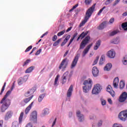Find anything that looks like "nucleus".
<instances>
[{
  "label": "nucleus",
  "instance_id": "25",
  "mask_svg": "<svg viewBox=\"0 0 127 127\" xmlns=\"http://www.w3.org/2000/svg\"><path fill=\"white\" fill-rule=\"evenodd\" d=\"M35 91V90H34V89L33 88L30 89L27 92L25 93V97H29V96H30L31 95H32V94H33V93H34Z\"/></svg>",
  "mask_w": 127,
  "mask_h": 127
},
{
  "label": "nucleus",
  "instance_id": "43",
  "mask_svg": "<svg viewBox=\"0 0 127 127\" xmlns=\"http://www.w3.org/2000/svg\"><path fill=\"white\" fill-rule=\"evenodd\" d=\"M6 85V82H4V85H3V87H2L1 92L0 93V95H2V93H3V91H4V89L5 88V85Z\"/></svg>",
  "mask_w": 127,
  "mask_h": 127
},
{
  "label": "nucleus",
  "instance_id": "31",
  "mask_svg": "<svg viewBox=\"0 0 127 127\" xmlns=\"http://www.w3.org/2000/svg\"><path fill=\"white\" fill-rule=\"evenodd\" d=\"M32 98H33V95H32L31 97H30L28 98L24 99L23 101L22 102V104L23 103H24L25 104H27V103H28L30 101V100H31V99H32Z\"/></svg>",
  "mask_w": 127,
  "mask_h": 127
},
{
  "label": "nucleus",
  "instance_id": "56",
  "mask_svg": "<svg viewBox=\"0 0 127 127\" xmlns=\"http://www.w3.org/2000/svg\"><path fill=\"white\" fill-rule=\"evenodd\" d=\"M121 1V0H116L113 4V5L115 6V5H117L119 2Z\"/></svg>",
  "mask_w": 127,
  "mask_h": 127
},
{
  "label": "nucleus",
  "instance_id": "54",
  "mask_svg": "<svg viewBox=\"0 0 127 127\" xmlns=\"http://www.w3.org/2000/svg\"><path fill=\"white\" fill-rule=\"evenodd\" d=\"M89 119L90 120H96V119H97V117L95 115H92L90 116Z\"/></svg>",
  "mask_w": 127,
  "mask_h": 127
},
{
  "label": "nucleus",
  "instance_id": "49",
  "mask_svg": "<svg viewBox=\"0 0 127 127\" xmlns=\"http://www.w3.org/2000/svg\"><path fill=\"white\" fill-rule=\"evenodd\" d=\"M112 127H123L121 124L115 123L113 125Z\"/></svg>",
  "mask_w": 127,
  "mask_h": 127
},
{
  "label": "nucleus",
  "instance_id": "33",
  "mask_svg": "<svg viewBox=\"0 0 127 127\" xmlns=\"http://www.w3.org/2000/svg\"><path fill=\"white\" fill-rule=\"evenodd\" d=\"M23 112H21L18 119V123L20 125L22 124V119H23Z\"/></svg>",
  "mask_w": 127,
  "mask_h": 127
},
{
  "label": "nucleus",
  "instance_id": "45",
  "mask_svg": "<svg viewBox=\"0 0 127 127\" xmlns=\"http://www.w3.org/2000/svg\"><path fill=\"white\" fill-rule=\"evenodd\" d=\"M12 127H18V122L15 121L13 123Z\"/></svg>",
  "mask_w": 127,
  "mask_h": 127
},
{
  "label": "nucleus",
  "instance_id": "7",
  "mask_svg": "<svg viewBox=\"0 0 127 127\" xmlns=\"http://www.w3.org/2000/svg\"><path fill=\"white\" fill-rule=\"evenodd\" d=\"M0 104H2L0 108V111L1 113H4V112H5L6 110H7V108H8V106H9V104H10V102L6 101V100H5L4 102L1 103V100Z\"/></svg>",
  "mask_w": 127,
  "mask_h": 127
},
{
  "label": "nucleus",
  "instance_id": "48",
  "mask_svg": "<svg viewBox=\"0 0 127 127\" xmlns=\"http://www.w3.org/2000/svg\"><path fill=\"white\" fill-rule=\"evenodd\" d=\"M65 33V30H64L58 33V36H61L62 35H63Z\"/></svg>",
  "mask_w": 127,
  "mask_h": 127
},
{
  "label": "nucleus",
  "instance_id": "9",
  "mask_svg": "<svg viewBox=\"0 0 127 127\" xmlns=\"http://www.w3.org/2000/svg\"><path fill=\"white\" fill-rule=\"evenodd\" d=\"M67 65H68V62L67 61V59H64L63 60L60 64L59 68L63 69L62 71H64L66 67H67Z\"/></svg>",
  "mask_w": 127,
  "mask_h": 127
},
{
  "label": "nucleus",
  "instance_id": "6",
  "mask_svg": "<svg viewBox=\"0 0 127 127\" xmlns=\"http://www.w3.org/2000/svg\"><path fill=\"white\" fill-rule=\"evenodd\" d=\"M90 36H86L84 39L81 42L80 45L79 46V50L81 49H84L86 46L89 43V41H90Z\"/></svg>",
  "mask_w": 127,
  "mask_h": 127
},
{
  "label": "nucleus",
  "instance_id": "26",
  "mask_svg": "<svg viewBox=\"0 0 127 127\" xmlns=\"http://www.w3.org/2000/svg\"><path fill=\"white\" fill-rule=\"evenodd\" d=\"M120 38H116L115 39H113L110 41V43L112 44H119L120 43Z\"/></svg>",
  "mask_w": 127,
  "mask_h": 127
},
{
  "label": "nucleus",
  "instance_id": "1",
  "mask_svg": "<svg viewBox=\"0 0 127 127\" xmlns=\"http://www.w3.org/2000/svg\"><path fill=\"white\" fill-rule=\"evenodd\" d=\"M95 6H96V4H94L92 7L87 10L84 20H83L79 25L80 27H82V26H83V25L88 21L89 18L91 17L92 13H93V12H94V10H95Z\"/></svg>",
  "mask_w": 127,
  "mask_h": 127
},
{
  "label": "nucleus",
  "instance_id": "10",
  "mask_svg": "<svg viewBox=\"0 0 127 127\" xmlns=\"http://www.w3.org/2000/svg\"><path fill=\"white\" fill-rule=\"evenodd\" d=\"M106 56L110 59H114L116 57V52L113 49L110 50L107 52Z\"/></svg>",
  "mask_w": 127,
  "mask_h": 127
},
{
  "label": "nucleus",
  "instance_id": "53",
  "mask_svg": "<svg viewBox=\"0 0 127 127\" xmlns=\"http://www.w3.org/2000/svg\"><path fill=\"white\" fill-rule=\"evenodd\" d=\"M107 102H108V103H109V104H110V105H113V100H112V99L108 98L107 99Z\"/></svg>",
  "mask_w": 127,
  "mask_h": 127
},
{
  "label": "nucleus",
  "instance_id": "63",
  "mask_svg": "<svg viewBox=\"0 0 127 127\" xmlns=\"http://www.w3.org/2000/svg\"><path fill=\"white\" fill-rule=\"evenodd\" d=\"M3 125V120H1L0 121V127H2Z\"/></svg>",
  "mask_w": 127,
  "mask_h": 127
},
{
  "label": "nucleus",
  "instance_id": "21",
  "mask_svg": "<svg viewBox=\"0 0 127 127\" xmlns=\"http://www.w3.org/2000/svg\"><path fill=\"white\" fill-rule=\"evenodd\" d=\"M107 91L108 92V93H110L112 97H115V91L112 90V86H111V85H109L107 86Z\"/></svg>",
  "mask_w": 127,
  "mask_h": 127
},
{
  "label": "nucleus",
  "instance_id": "52",
  "mask_svg": "<svg viewBox=\"0 0 127 127\" xmlns=\"http://www.w3.org/2000/svg\"><path fill=\"white\" fill-rule=\"evenodd\" d=\"M42 51V50L41 49H40L38 51H37V52L35 54V55H39L40 53H41V52Z\"/></svg>",
  "mask_w": 127,
  "mask_h": 127
},
{
  "label": "nucleus",
  "instance_id": "61",
  "mask_svg": "<svg viewBox=\"0 0 127 127\" xmlns=\"http://www.w3.org/2000/svg\"><path fill=\"white\" fill-rule=\"evenodd\" d=\"M77 6H78V4L75 5L74 6H73L72 9L69 10V11H72V10H73V9H75V8H76V7H77Z\"/></svg>",
  "mask_w": 127,
  "mask_h": 127
},
{
  "label": "nucleus",
  "instance_id": "30",
  "mask_svg": "<svg viewBox=\"0 0 127 127\" xmlns=\"http://www.w3.org/2000/svg\"><path fill=\"white\" fill-rule=\"evenodd\" d=\"M101 46V41L98 40L96 42L95 45L94 47V50H98L99 47Z\"/></svg>",
  "mask_w": 127,
  "mask_h": 127
},
{
  "label": "nucleus",
  "instance_id": "24",
  "mask_svg": "<svg viewBox=\"0 0 127 127\" xmlns=\"http://www.w3.org/2000/svg\"><path fill=\"white\" fill-rule=\"evenodd\" d=\"M50 109L48 108H46L43 110V113L42 114V117H45V116H47L49 115Z\"/></svg>",
  "mask_w": 127,
  "mask_h": 127
},
{
  "label": "nucleus",
  "instance_id": "35",
  "mask_svg": "<svg viewBox=\"0 0 127 127\" xmlns=\"http://www.w3.org/2000/svg\"><path fill=\"white\" fill-rule=\"evenodd\" d=\"M45 97V94L43 93L42 94H41L38 98V101L39 103H41L42 102V100L44 99V97Z\"/></svg>",
  "mask_w": 127,
  "mask_h": 127
},
{
  "label": "nucleus",
  "instance_id": "11",
  "mask_svg": "<svg viewBox=\"0 0 127 127\" xmlns=\"http://www.w3.org/2000/svg\"><path fill=\"white\" fill-rule=\"evenodd\" d=\"M76 117L78 118V120L80 123H83L84 121H85V118L84 117V115L81 114V112L80 111H77L76 112Z\"/></svg>",
  "mask_w": 127,
  "mask_h": 127
},
{
  "label": "nucleus",
  "instance_id": "60",
  "mask_svg": "<svg viewBox=\"0 0 127 127\" xmlns=\"http://www.w3.org/2000/svg\"><path fill=\"white\" fill-rule=\"evenodd\" d=\"M57 40V36L56 35L54 36L52 39L53 41H56Z\"/></svg>",
  "mask_w": 127,
  "mask_h": 127
},
{
  "label": "nucleus",
  "instance_id": "2",
  "mask_svg": "<svg viewBox=\"0 0 127 127\" xmlns=\"http://www.w3.org/2000/svg\"><path fill=\"white\" fill-rule=\"evenodd\" d=\"M93 86V80L89 78L83 82V86H82V90L83 93L87 94L89 93V91L92 89Z\"/></svg>",
  "mask_w": 127,
  "mask_h": 127
},
{
  "label": "nucleus",
  "instance_id": "44",
  "mask_svg": "<svg viewBox=\"0 0 127 127\" xmlns=\"http://www.w3.org/2000/svg\"><path fill=\"white\" fill-rule=\"evenodd\" d=\"M99 58H100V57L99 56L96 57V59L93 62V65H96V64L98 63V61H99Z\"/></svg>",
  "mask_w": 127,
  "mask_h": 127
},
{
  "label": "nucleus",
  "instance_id": "42",
  "mask_svg": "<svg viewBox=\"0 0 127 127\" xmlns=\"http://www.w3.org/2000/svg\"><path fill=\"white\" fill-rule=\"evenodd\" d=\"M30 63V60H26L23 64V67H24L25 66H27L28 65V64Z\"/></svg>",
  "mask_w": 127,
  "mask_h": 127
},
{
  "label": "nucleus",
  "instance_id": "34",
  "mask_svg": "<svg viewBox=\"0 0 127 127\" xmlns=\"http://www.w3.org/2000/svg\"><path fill=\"white\" fill-rule=\"evenodd\" d=\"M34 70V66H31L30 67L28 68L26 70H25V73H31L32 71Z\"/></svg>",
  "mask_w": 127,
  "mask_h": 127
},
{
  "label": "nucleus",
  "instance_id": "39",
  "mask_svg": "<svg viewBox=\"0 0 127 127\" xmlns=\"http://www.w3.org/2000/svg\"><path fill=\"white\" fill-rule=\"evenodd\" d=\"M87 34H88V32H82L80 35V37H81V39H83V38H84V37H85V36L87 35Z\"/></svg>",
  "mask_w": 127,
  "mask_h": 127
},
{
  "label": "nucleus",
  "instance_id": "16",
  "mask_svg": "<svg viewBox=\"0 0 127 127\" xmlns=\"http://www.w3.org/2000/svg\"><path fill=\"white\" fill-rule=\"evenodd\" d=\"M92 74L94 77H98L99 76V73L100 72V71L98 69V67L96 66H94L92 68Z\"/></svg>",
  "mask_w": 127,
  "mask_h": 127
},
{
  "label": "nucleus",
  "instance_id": "57",
  "mask_svg": "<svg viewBox=\"0 0 127 127\" xmlns=\"http://www.w3.org/2000/svg\"><path fill=\"white\" fill-rule=\"evenodd\" d=\"M114 22H115V18H111L109 21V22L111 24L114 23Z\"/></svg>",
  "mask_w": 127,
  "mask_h": 127
},
{
  "label": "nucleus",
  "instance_id": "38",
  "mask_svg": "<svg viewBox=\"0 0 127 127\" xmlns=\"http://www.w3.org/2000/svg\"><path fill=\"white\" fill-rule=\"evenodd\" d=\"M118 31H113L109 32V35L110 36H114V35H116L118 33Z\"/></svg>",
  "mask_w": 127,
  "mask_h": 127
},
{
  "label": "nucleus",
  "instance_id": "28",
  "mask_svg": "<svg viewBox=\"0 0 127 127\" xmlns=\"http://www.w3.org/2000/svg\"><path fill=\"white\" fill-rule=\"evenodd\" d=\"M60 77V75H57L55 79L54 83V86L55 87H57L58 85H59V81H58V80H59V77Z\"/></svg>",
  "mask_w": 127,
  "mask_h": 127
},
{
  "label": "nucleus",
  "instance_id": "8",
  "mask_svg": "<svg viewBox=\"0 0 127 127\" xmlns=\"http://www.w3.org/2000/svg\"><path fill=\"white\" fill-rule=\"evenodd\" d=\"M119 118L123 122H126L127 120V110L120 112L119 115Z\"/></svg>",
  "mask_w": 127,
  "mask_h": 127
},
{
  "label": "nucleus",
  "instance_id": "19",
  "mask_svg": "<svg viewBox=\"0 0 127 127\" xmlns=\"http://www.w3.org/2000/svg\"><path fill=\"white\" fill-rule=\"evenodd\" d=\"M119 82H120L119 77H116L113 81V87L115 89H118V87H119Z\"/></svg>",
  "mask_w": 127,
  "mask_h": 127
},
{
  "label": "nucleus",
  "instance_id": "50",
  "mask_svg": "<svg viewBox=\"0 0 127 127\" xmlns=\"http://www.w3.org/2000/svg\"><path fill=\"white\" fill-rule=\"evenodd\" d=\"M91 2H92V0H85V3L87 5H88V4H90V3H91Z\"/></svg>",
  "mask_w": 127,
  "mask_h": 127
},
{
  "label": "nucleus",
  "instance_id": "14",
  "mask_svg": "<svg viewBox=\"0 0 127 127\" xmlns=\"http://www.w3.org/2000/svg\"><path fill=\"white\" fill-rule=\"evenodd\" d=\"M28 79V76H25L23 78L20 77L18 79V84L20 86V85H22L23 83H25L27 81Z\"/></svg>",
  "mask_w": 127,
  "mask_h": 127
},
{
  "label": "nucleus",
  "instance_id": "62",
  "mask_svg": "<svg viewBox=\"0 0 127 127\" xmlns=\"http://www.w3.org/2000/svg\"><path fill=\"white\" fill-rule=\"evenodd\" d=\"M36 50V47L33 48L32 51L30 53V55L32 54V53H33V52H34V51H35Z\"/></svg>",
  "mask_w": 127,
  "mask_h": 127
},
{
  "label": "nucleus",
  "instance_id": "4",
  "mask_svg": "<svg viewBox=\"0 0 127 127\" xmlns=\"http://www.w3.org/2000/svg\"><path fill=\"white\" fill-rule=\"evenodd\" d=\"M102 90H103V87L101 85L97 84L94 85L91 93L92 95H99Z\"/></svg>",
  "mask_w": 127,
  "mask_h": 127
},
{
  "label": "nucleus",
  "instance_id": "3",
  "mask_svg": "<svg viewBox=\"0 0 127 127\" xmlns=\"http://www.w3.org/2000/svg\"><path fill=\"white\" fill-rule=\"evenodd\" d=\"M73 73L72 72L66 71L62 76V84L63 85L66 83V82H70L71 80V77H72Z\"/></svg>",
  "mask_w": 127,
  "mask_h": 127
},
{
  "label": "nucleus",
  "instance_id": "17",
  "mask_svg": "<svg viewBox=\"0 0 127 127\" xmlns=\"http://www.w3.org/2000/svg\"><path fill=\"white\" fill-rule=\"evenodd\" d=\"M11 91H12L11 90H9L6 92L5 95L4 96L3 99L1 100V103H3V102H4L5 101H6L7 102H10L9 99H7V97L9 96L10 94H11Z\"/></svg>",
  "mask_w": 127,
  "mask_h": 127
},
{
  "label": "nucleus",
  "instance_id": "22",
  "mask_svg": "<svg viewBox=\"0 0 127 127\" xmlns=\"http://www.w3.org/2000/svg\"><path fill=\"white\" fill-rule=\"evenodd\" d=\"M11 117H12V112L8 111L5 116L4 120L5 121H8L11 118Z\"/></svg>",
  "mask_w": 127,
  "mask_h": 127
},
{
  "label": "nucleus",
  "instance_id": "47",
  "mask_svg": "<svg viewBox=\"0 0 127 127\" xmlns=\"http://www.w3.org/2000/svg\"><path fill=\"white\" fill-rule=\"evenodd\" d=\"M101 104L103 106H106V105L107 104V102L106 101V100L105 99H101Z\"/></svg>",
  "mask_w": 127,
  "mask_h": 127
},
{
  "label": "nucleus",
  "instance_id": "64",
  "mask_svg": "<svg viewBox=\"0 0 127 127\" xmlns=\"http://www.w3.org/2000/svg\"><path fill=\"white\" fill-rule=\"evenodd\" d=\"M54 74V72L52 71L49 74L50 78H51L52 76Z\"/></svg>",
  "mask_w": 127,
  "mask_h": 127
},
{
  "label": "nucleus",
  "instance_id": "15",
  "mask_svg": "<svg viewBox=\"0 0 127 127\" xmlns=\"http://www.w3.org/2000/svg\"><path fill=\"white\" fill-rule=\"evenodd\" d=\"M127 99V93L126 92H123L119 98V101L123 103Z\"/></svg>",
  "mask_w": 127,
  "mask_h": 127
},
{
  "label": "nucleus",
  "instance_id": "37",
  "mask_svg": "<svg viewBox=\"0 0 127 127\" xmlns=\"http://www.w3.org/2000/svg\"><path fill=\"white\" fill-rule=\"evenodd\" d=\"M122 27L125 31H127V22L122 23Z\"/></svg>",
  "mask_w": 127,
  "mask_h": 127
},
{
  "label": "nucleus",
  "instance_id": "29",
  "mask_svg": "<svg viewBox=\"0 0 127 127\" xmlns=\"http://www.w3.org/2000/svg\"><path fill=\"white\" fill-rule=\"evenodd\" d=\"M107 25V22H102L101 24H100L99 26L97 27V28L99 30H102L103 29L105 28V27H106V25Z\"/></svg>",
  "mask_w": 127,
  "mask_h": 127
},
{
  "label": "nucleus",
  "instance_id": "12",
  "mask_svg": "<svg viewBox=\"0 0 127 127\" xmlns=\"http://www.w3.org/2000/svg\"><path fill=\"white\" fill-rule=\"evenodd\" d=\"M78 60H79V56L76 55L73 59V60L71 63V65L70 66L71 69H73V68L76 67V65H77V63H78Z\"/></svg>",
  "mask_w": 127,
  "mask_h": 127
},
{
  "label": "nucleus",
  "instance_id": "23",
  "mask_svg": "<svg viewBox=\"0 0 127 127\" xmlns=\"http://www.w3.org/2000/svg\"><path fill=\"white\" fill-rule=\"evenodd\" d=\"M34 102H32L25 109V115H27L28 113H29V111L31 110V108H32V106H33Z\"/></svg>",
  "mask_w": 127,
  "mask_h": 127
},
{
  "label": "nucleus",
  "instance_id": "27",
  "mask_svg": "<svg viewBox=\"0 0 127 127\" xmlns=\"http://www.w3.org/2000/svg\"><path fill=\"white\" fill-rule=\"evenodd\" d=\"M70 37L71 35H70L66 36L64 40V42L61 44V46H64V45H65V44H66L67 42H68V40L70 39Z\"/></svg>",
  "mask_w": 127,
  "mask_h": 127
},
{
  "label": "nucleus",
  "instance_id": "55",
  "mask_svg": "<svg viewBox=\"0 0 127 127\" xmlns=\"http://www.w3.org/2000/svg\"><path fill=\"white\" fill-rule=\"evenodd\" d=\"M32 49V46H30L29 47H28L26 50H25V52H28V51H29L31 49Z\"/></svg>",
  "mask_w": 127,
  "mask_h": 127
},
{
  "label": "nucleus",
  "instance_id": "13",
  "mask_svg": "<svg viewBox=\"0 0 127 127\" xmlns=\"http://www.w3.org/2000/svg\"><path fill=\"white\" fill-rule=\"evenodd\" d=\"M93 46V44H90L88 45L83 50L82 52V57H85L86 54H88V52H89V50L91 49V47Z\"/></svg>",
  "mask_w": 127,
  "mask_h": 127
},
{
  "label": "nucleus",
  "instance_id": "32",
  "mask_svg": "<svg viewBox=\"0 0 127 127\" xmlns=\"http://www.w3.org/2000/svg\"><path fill=\"white\" fill-rule=\"evenodd\" d=\"M119 86L120 89H121V90H123V89L125 88V86H126V83H125V81L124 80H121L120 82Z\"/></svg>",
  "mask_w": 127,
  "mask_h": 127
},
{
  "label": "nucleus",
  "instance_id": "51",
  "mask_svg": "<svg viewBox=\"0 0 127 127\" xmlns=\"http://www.w3.org/2000/svg\"><path fill=\"white\" fill-rule=\"evenodd\" d=\"M106 8V6H104L102 9H101L99 11L98 13V15H100V14H101V13H102V12H103V11L104 10V9H105Z\"/></svg>",
  "mask_w": 127,
  "mask_h": 127
},
{
  "label": "nucleus",
  "instance_id": "46",
  "mask_svg": "<svg viewBox=\"0 0 127 127\" xmlns=\"http://www.w3.org/2000/svg\"><path fill=\"white\" fill-rule=\"evenodd\" d=\"M104 62H105V60L103 59V57H102L99 61L100 65H103Z\"/></svg>",
  "mask_w": 127,
  "mask_h": 127
},
{
  "label": "nucleus",
  "instance_id": "41",
  "mask_svg": "<svg viewBox=\"0 0 127 127\" xmlns=\"http://www.w3.org/2000/svg\"><path fill=\"white\" fill-rule=\"evenodd\" d=\"M61 40H62V39L61 38L59 40H58L57 41H56L54 44H53V46H57L61 42Z\"/></svg>",
  "mask_w": 127,
  "mask_h": 127
},
{
  "label": "nucleus",
  "instance_id": "36",
  "mask_svg": "<svg viewBox=\"0 0 127 127\" xmlns=\"http://www.w3.org/2000/svg\"><path fill=\"white\" fill-rule=\"evenodd\" d=\"M122 62L123 65H127V56H125L123 57V58L122 60Z\"/></svg>",
  "mask_w": 127,
  "mask_h": 127
},
{
  "label": "nucleus",
  "instance_id": "5",
  "mask_svg": "<svg viewBox=\"0 0 127 127\" xmlns=\"http://www.w3.org/2000/svg\"><path fill=\"white\" fill-rule=\"evenodd\" d=\"M29 121L33 124L37 123V112L36 111H34L31 113Z\"/></svg>",
  "mask_w": 127,
  "mask_h": 127
},
{
  "label": "nucleus",
  "instance_id": "18",
  "mask_svg": "<svg viewBox=\"0 0 127 127\" xmlns=\"http://www.w3.org/2000/svg\"><path fill=\"white\" fill-rule=\"evenodd\" d=\"M113 67V64L111 63H109L106 64V65L104 67V71H106L107 72H109V71H111L112 67Z\"/></svg>",
  "mask_w": 127,
  "mask_h": 127
},
{
  "label": "nucleus",
  "instance_id": "40",
  "mask_svg": "<svg viewBox=\"0 0 127 127\" xmlns=\"http://www.w3.org/2000/svg\"><path fill=\"white\" fill-rule=\"evenodd\" d=\"M78 35V33H75L74 35L72 38H71V39L70 40V43L69 44H71V43H72V42H73V40H74V39H75V38H76V36H77Z\"/></svg>",
  "mask_w": 127,
  "mask_h": 127
},
{
  "label": "nucleus",
  "instance_id": "58",
  "mask_svg": "<svg viewBox=\"0 0 127 127\" xmlns=\"http://www.w3.org/2000/svg\"><path fill=\"white\" fill-rule=\"evenodd\" d=\"M25 127H33L32 123H28V124L26 125Z\"/></svg>",
  "mask_w": 127,
  "mask_h": 127
},
{
  "label": "nucleus",
  "instance_id": "20",
  "mask_svg": "<svg viewBox=\"0 0 127 127\" xmlns=\"http://www.w3.org/2000/svg\"><path fill=\"white\" fill-rule=\"evenodd\" d=\"M72 92H73V85H70L67 92V98H68V99H70V98H71V96H72Z\"/></svg>",
  "mask_w": 127,
  "mask_h": 127
},
{
  "label": "nucleus",
  "instance_id": "59",
  "mask_svg": "<svg viewBox=\"0 0 127 127\" xmlns=\"http://www.w3.org/2000/svg\"><path fill=\"white\" fill-rule=\"evenodd\" d=\"M113 0H107L105 2V4H106V5L109 4V3H111V2H112V1H113Z\"/></svg>",
  "mask_w": 127,
  "mask_h": 127
}]
</instances>
